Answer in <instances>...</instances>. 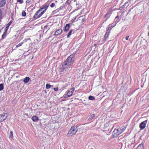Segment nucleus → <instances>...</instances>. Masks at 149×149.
<instances>
[{"label": "nucleus", "mask_w": 149, "mask_h": 149, "mask_svg": "<svg viewBox=\"0 0 149 149\" xmlns=\"http://www.w3.org/2000/svg\"><path fill=\"white\" fill-rule=\"evenodd\" d=\"M74 58V55H70L64 62V65H69L72 64Z\"/></svg>", "instance_id": "1"}, {"label": "nucleus", "mask_w": 149, "mask_h": 149, "mask_svg": "<svg viewBox=\"0 0 149 149\" xmlns=\"http://www.w3.org/2000/svg\"><path fill=\"white\" fill-rule=\"evenodd\" d=\"M78 130V128L76 126L72 127L69 130L68 135L69 136H72L75 134Z\"/></svg>", "instance_id": "2"}, {"label": "nucleus", "mask_w": 149, "mask_h": 149, "mask_svg": "<svg viewBox=\"0 0 149 149\" xmlns=\"http://www.w3.org/2000/svg\"><path fill=\"white\" fill-rule=\"evenodd\" d=\"M123 132V131H122V129L120 128H118L117 129H114L113 133V134L115 136H119Z\"/></svg>", "instance_id": "3"}, {"label": "nucleus", "mask_w": 149, "mask_h": 149, "mask_svg": "<svg viewBox=\"0 0 149 149\" xmlns=\"http://www.w3.org/2000/svg\"><path fill=\"white\" fill-rule=\"evenodd\" d=\"M0 123L5 120L7 117L5 113L0 114Z\"/></svg>", "instance_id": "4"}, {"label": "nucleus", "mask_w": 149, "mask_h": 149, "mask_svg": "<svg viewBox=\"0 0 149 149\" xmlns=\"http://www.w3.org/2000/svg\"><path fill=\"white\" fill-rule=\"evenodd\" d=\"M147 123V120H145L144 121L142 122L139 125L140 128L141 129L143 130L146 127V125Z\"/></svg>", "instance_id": "5"}, {"label": "nucleus", "mask_w": 149, "mask_h": 149, "mask_svg": "<svg viewBox=\"0 0 149 149\" xmlns=\"http://www.w3.org/2000/svg\"><path fill=\"white\" fill-rule=\"evenodd\" d=\"M40 10L39 9L36 12L33 17L34 19H36L40 17V14H38V13L40 12Z\"/></svg>", "instance_id": "6"}, {"label": "nucleus", "mask_w": 149, "mask_h": 149, "mask_svg": "<svg viewBox=\"0 0 149 149\" xmlns=\"http://www.w3.org/2000/svg\"><path fill=\"white\" fill-rule=\"evenodd\" d=\"M62 31H63L61 29H58L55 31L54 34L57 36H58L61 33Z\"/></svg>", "instance_id": "7"}, {"label": "nucleus", "mask_w": 149, "mask_h": 149, "mask_svg": "<svg viewBox=\"0 0 149 149\" xmlns=\"http://www.w3.org/2000/svg\"><path fill=\"white\" fill-rule=\"evenodd\" d=\"M6 2V0H0V8L5 6Z\"/></svg>", "instance_id": "8"}, {"label": "nucleus", "mask_w": 149, "mask_h": 149, "mask_svg": "<svg viewBox=\"0 0 149 149\" xmlns=\"http://www.w3.org/2000/svg\"><path fill=\"white\" fill-rule=\"evenodd\" d=\"M71 92H70V91L68 92L67 94L64 95V97L65 98H67L70 97L72 95V93Z\"/></svg>", "instance_id": "9"}, {"label": "nucleus", "mask_w": 149, "mask_h": 149, "mask_svg": "<svg viewBox=\"0 0 149 149\" xmlns=\"http://www.w3.org/2000/svg\"><path fill=\"white\" fill-rule=\"evenodd\" d=\"M109 33H110V31L108 30L106 32V33L104 36V38H105V41H106L107 39V38H108V37L109 35Z\"/></svg>", "instance_id": "10"}, {"label": "nucleus", "mask_w": 149, "mask_h": 149, "mask_svg": "<svg viewBox=\"0 0 149 149\" xmlns=\"http://www.w3.org/2000/svg\"><path fill=\"white\" fill-rule=\"evenodd\" d=\"M70 28V24H67L65 25L64 29H63L64 31L67 32Z\"/></svg>", "instance_id": "11"}, {"label": "nucleus", "mask_w": 149, "mask_h": 149, "mask_svg": "<svg viewBox=\"0 0 149 149\" xmlns=\"http://www.w3.org/2000/svg\"><path fill=\"white\" fill-rule=\"evenodd\" d=\"M32 120L34 122H36L38 121V120H39V118L38 117H37L36 116H33L32 118Z\"/></svg>", "instance_id": "12"}, {"label": "nucleus", "mask_w": 149, "mask_h": 149, "mask_svg": "<svg viewBox=\"0 0 149 149\" xmlns=\"http://www.w3.org/2000/svg\"><path fill=\"white\" fill-rule=\"evenodd\" d=\"M48 5L45 4V6H44L40 8V11L42 10L43 9H44V11H45L46 10H47L48 8Z\"/></svg>", "instance_id": "13"}, {"label": "nucleus", "mask_w": 149, "mask_h": 149, "mask_svg": "<svg viewBox=\"0 0 149 149\" xmlns=\"http://www.w3.org/2000/svg\"><path fill=\"white\" fill-rule=\"evenodd\" d=\"M30 78L29 77H26L23 80V81L25 83H27L29 81Z\"/></svg>", "instance_id": "14"}, {"label": "nucleus", "mask_w": 149, "mask_h": 149, "mask_svg": "<svg viewBox=\"0 0 149 149\" xmlns=\"http://www.w3.org/2000/svg\"><path fill=\"white\" fill-rule=\"evenodd\" d=\"M11 23V21H10L7 25L6 27L5 28V31H7L8 28Z\"/></svg>", "instance_id": "15"}, {"label": "nucleus", "mask_w": 149, "mask_h": 149, "mask_svg": "<svg viewBox=\"0 0 149 149\" xmlns=\"http://www.w3.org/2000/svg\"><path fill=\"white\" fill-rule=\"evenodd\" d=\"M143 145L142 144H141L138 145L136 149H143Z\"/></svg>", "instance_id": "16"}, {"label": "nucleus", "mask_w": 149, "mask_h": 149, "mask_svg": "<svg viewBox=\"0 0 149 149\" xmlns=\"http://www.w3.org/2000/svg\"><path fill=\"white\" fill-rule=\"evenodd\" d=\"M7 31H5L2 36V38L4 39L7 36Z\"/></svg>", "instance_id": "17"}, {"label": "nucleus", "mask_w": 149, "mask_h": 149, "mask_svg": "<svg viewBox=\"0 0 149 149\" xmlns=\"http://www.w3.org/2000/svg\"><path fill=\"white\" fill-rule=\"evenodd\" d=\"M73 31L72 29H71L69 32L68 33V34L67 35V38H68L70 37V36L71 35V33H72Z\"/></svg>", "instance_id": "18"}, {"label": "nucleus", "mask_w": 149, "mask_h": 149, "mask_svg": "<svg viewBox=\"0 0 149 149\" xmlns=\"http://www.w3.org/2000/svg\"><path fill=\"white\" fill-rule=\"evenodd\" d=\"M95 116V115L94 114H93L90 116L88 120H92Z\"/></svg>", "instance_id": "19"}, {"label": "nucleus", "mask_w": 149, "mask_h": 149, "mask_svg": "<svg viewBox=\"0 0 149 149\" xmlns=\"http://www.w3.org/2000/svg\"><path fill=\"white\" fill-rule=\"evenodd\" d=\"M88 99L89 100H95V98L94 97L91 95H90L88 97Z\"/></svg>", "instance_id": "20"}, {"label": "nucleus", "mask_w": 149, "mask_h": 149, "mask_svg": "<svg viewBox=\"0 0 149 149\" xmlns=\"http://www.w3.org/2000/svg\"><path fill=\"white\" fill-rule=\"evenodd\" d=\"M13 132L12 131H11L10 134L9 138L10 139H13Z\"/></svg>", "instance_id": "21"}, {"label": "nucleus", "mask_w": 149, "mask_h": 149, "mask_svg": "<svg viewBox=\"0 0 149 149\" xmlns=\"http://www.w3.org/2000/svg\"><path fill=\"white\" fill-rule=\"evenodd\" d=\"M52 86L48 84H47L46 86V88L47 89H48L51 88Z\"/></svg>", "instance_id": "22"}, {"label": "nucleus", "mask_w": 149, "mask_h": 149, "mask_svg": "<svg viewBox=\"0 0 149 149\" xmlns=\"http://www.w3.org/2000/svg\"><path fill=\"white\" fill-rule=\"evenodd\" d=\"M4 88L3 85V84H0V91L2 90Z\"/></svg>", "instance_id": "23"}, {"label": "nucleus", "mask_w": 149, "mask_h": 149, "mask_svg": "<svg viewBox=\"0 0 149 149\" xmlns=\"http://www.w3.org/2000/svg\"><path fill=\"white\" fill-rule=\"evenodd\" d=\"M22 16L25 17L26 16V13L24 10H23L22 13Z\"/></svg>", "instance_id": "24"}, {"label": "nucleus", "mask_w": 149, "mask_h": 149, "mask_svg": "<svg viewBox=\"0 0 149 149\" xmlns=\"http://www.w3.org/2000/svg\"><path fill=\"white\" fill-rule=\"evenodd\" d=\"M128 3V2H126L125 3V4H124V5L122 6V8H125L126 6L127 7V6H128V5H127V6H126V5H127V4Z\"/></svg>", "instance_id": "25"}, {"label": "nucleus", "mask_w": 149, "mask_h": 149, "mask_svg": "<svg viewBox=\"0 0 149 149\" xmlns=\"http://www.w3.org/2000/svg\"><path fill=\"white\" fill-rule=\"evenodd\" d=\"M61 66L60 68H61V69H62V70L63 71H64V70L65 69V66H63V65H62V66Z\"/></svg>", "instance_id": "26"}, {"label": "nucleus", "mask_w": 149, "mask_h": 149, "mask_svg": "<svg viewBox=\"0 0 149 149\" xmlns=\"http://www.w3.org/2000/svg\"><path fill=\"white\" fill-rule=\"evenodd\" d=\"M2 17V13L1 10L0 9V19Z\"/></svg>", "instance_id": "27"}, {"label": "nucleus", "mask_w": 149, "mask_h": 149, "mask_svg": "<svg viewBox=\"0 0 149 149\" xmlns=\"http://www.w3.org/2000/svg\"><path fill=\"white\" fill-rule=\"evenodd\" d=\"M22 44H23L22 42H21V43H19L16 46V47H19L21 46L22 45Z\"/></svg>", "instance_id": "28"}, {"label": "nucleus", "mask_w": 149, "mask_h": 149, "mask_svg": "<svg viewBox=\"0 0 149 149\" xmlns=\"http://www.w3.org/2000/svg\"><path fill=\"white\" fill-rule=\"evenodd\" d=\"M17 1L18 2L20 3H22L23 2V0H17Z\"/></svg>", "instance_id": "29"}, {"label": "nucleus", "mask_w": 149, "mask_h": 149, "mask_svg": "<svg viewBox=\"0 0 149 149\" xmlns=\"http://www.w3.org/2000/svg\"><path fill=\"white\" fill-rule=\"evenodd\" d=\"M50 7L51 8L54 7L55 6V4L54 3H52L50 5Z\"/></svg>", "instance_id": "30"}, {"label": "nucleus", "mask_w": 149, "mask_h": 149, "mask_svg": "<svg viewBox=\"0 0 149 149\" xmlns=\"http://www.w3.org/2000/svg\"><path fill=\"white\" fill-rule=\"evenodd\" d=\"M45 12V11L43 10V11H42L41 13H40V17L44 13V12Z\"/></svg>", "instance_id": "31"}, {"label": "nucleus", "mask_w": 149, "mask_h": 149, "mask_svg": "<svg viewBox=\"0 0 149 149\" xmlns=\"http://www.w3.org/2000/svg\"><path fill=\"white\" fill-rule=\"evenodd\" d=\"M71 2V0H67L66 2L68 3L69 4H70Z\"/></svg>", "instance_id": "32"}, {"label": "nucleus", "mask_w": 149, "mask_h": 149, "mask_svg": "<svg viewBox=\"0 0 149 149\" xmlns=\"http://www.w3.org/2000/svg\"><path fill=\"white\" fill-rule=\"evenodd\" d=\"M54 91H57L58 90V87L54 88Z\"/></svg>", "instance_id": "33"}, {"label": "nucleus", "mask_w": 149, "mask_h": 149, "mask_svg": "<svg viewBox=\"0 0 149 149\" xmlns=\"http://www.w3.org/2000/svg\"><path fill=\"white\" fill-rule=\"evenodd\" d=\"M109 15V14H108V13H107V14H106L105 15V17H107V18H108L109 17V16H108ZM108 18H107V19Z\"/></svg>", "instance_id": "34"}, {"label": "nucleus", "mask_w": 149, "mask_h": 149, "mask_svg": "<svg viewBox=\"0 0 149 149\" xmlns=\"http://www.w3.org/2000/svg\"><path fill=\"white\" fill-rule=\"evenodd\" d=\"M30 2H31L30 0H27V1H26V3H30Z\"/></svg>", "instance_id": "35"}, {"label": "nucleus", "mask_w": 149, "mask_h": 149, "mask_svg": "<svg viewBox=\"0 0 149 149\" xmlns=\"http://www.w3.org/2000/svg\"><path fill=\"white\" fill-rule=\"evenodd\" d=\"M129 36H126L125 38V39L126 40H128V38H129Z\"/></svg>", "instance_id": "36"}, {"label": "nucleus", "mask_w": 149, "mask_h": 149, "mask_svg": "<svg viewBox=\"0 0 149 149\" xmlns=\"http://www.w3.org/2000/svg\"><path fill=\"white\" fill-rule=\"evenodd\" d=\"M47 26H47V25L45 26L44 27V29H46Z\"/></svg>", "instance_id": "37"}, {"label": "nucleus", "mask_w": 149, "mask_h": 149, "mask_svg": "<svg viewBox=\"0 0 149 149\" xmlns=\"http://www.w3.org/2000/svg\"><path fill=\"white\" fill-rule=\"evenodd\" d=\"M74 89H75V88L74 87H73V88H72L70 89V90H73V91H74Z\"/></svg>", "instance_id": "38"}, {"label": "nucleus", "mask_w": 149, "mask_h": 149, "mask_svg": "<svg viewBox=\"0 0 149 149\" xmlns=\"http://www.w3.org/2000/svg\"><path fill=\"white\" fill-rule=\"evenodd\" d=\"M74 91L73 90H70V92H71V93H72V94L73 92Z\"/></svg>", "instance_id": "39"}, {"label": "nucleus", "mask_w": 149, "mask_h": 149, "mask_svg": "<svg viewBox=\"0 0 149 149\" xmlns=\"http://www.w3.org/2000/svg\"><path fill=\"white\" fill-rule=\"evenodd\" d=\"M118 17V16H117L116 17V19Z\"/></svg>", "instance_id": "40"}, {"label": "nucleus", "mask_w": 149, "mask_h": 149, "mask_svg": "<svg viewBox=\"0 0 149 149\" xmlns=\"http://www.w3.org/2000/svg\"><path fill=\"white\" fill-rule=\"evenodd\" d=\"M122 131H123H123H124V130L123 129H122Z\"/></svg>", "instance_id": "41"}, {"label": "nucleus", "mask_w": 149, "mask_h": 149, "mask_svg": "<svg viewBox=\"0 0 149 149\" xmlns=\"http://www.w3.org/2000/svg\"><path fill=\"white\" fill-rule=\"evenodd\" d=\"M76 0H74V2H75V1H76Z\"/></svg>", "instance_id": "42"}]
</instances>
